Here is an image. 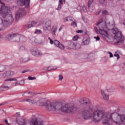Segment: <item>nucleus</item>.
<instances>
[{
    "mask_svg": "<svg viewBox=\"0 0 125 125\" xmlns=\"http://www.w3.org/2000/svg\"><path fill=\"white\" fill-rule=\"evenodd\" d=\"M121 116L117 113H113L110 114V113L105 111L104 110H97L93 113V118L95 122H101L102 120L103 124L104 125H110V120H111L115 124L119 125L125 122L121 120Z\"/></svg>",
    "mask_w": 125,
    "mask_h": 125,
    "instance_id": "f257e3e1",
    "label": "nucleus"
},
{
    "mask_svg": "<svg viewBox=\"0 0 125 125\" xmlns=\"http://www.w3.org/2000/svg\"><path fill=\"white\" fill-rule=\"evenodd\" d=\"M38 103L40 106H45L46 110L48 111H59L61 110L64 113L69 112V104H65L62 108V104L60 103H48L44 102V99H42L40 100Z\"/></svg>",
    "mask_w": 125,
    "mask_h": 125,
    "instance_id": "f03ea898",
    "label": "nucleus"
},
{
    "mask_svg": "<svg viewBox=\"0 0 125 125\" xmlns=\"http://www.w3.org/2000/svg\"><path fill=\"white\" fill-rule=\"evenodd\" d=\"M106 27L108 30L110 31H112V33L114 34V39L116 42L117 44H122L124 43V41H125V37L122 34V32L119 31V29L117 27H115V24L110 23L107 24Z\"/></svg>",
    "mask_w": 125,
    "mask_h": 125,
    "instance_id": "7ed1b4c3",
    "label": "nucleus"
},
{
    "mask_svg": "<svg viewBox=\"0 0 125 125\" xmlns=\"http://www.w3.org/2000/svg\"><path fill=\"white\" fill-rule=\"evenodd\" d=\"M79 103L82 105H86V108H88V110L92 111L93 110V105L90 104V101L87 98H82L79 101Z\"/></svg>",
    "mask_w": 125,
    "mask_h": 125,
    "instance_id": "20e7f679",
    "label": "nucleus"
},
{
    "mask_svg": "<svg viewBox=\"0 0 125 125\" xmlns=\"http://www.w3.org/2000/svg\"><path fill=\"white\" fill-rule=\"evenodd\" d=\"M90 111L92 110L88 109V108H85V110L82 112L83 118L84 120H89V119H91V117H92L93 121L94 123H99V122L94 121V119L93 118V113H94L95 111H94L92 113L90 112Z\"/></svg>",
    "mask_w": 125,
    "mask_h": 125,
    "instance_id": "39448f33",
    "label": "nucleus"
},
{
    "mask_svg": "<svg viewBox=\"0 0 125 125\" xmlns=\"http://www.w3.org/2000/svg\"><path fill=\"white\" fill-rule=\"evenodd\" d=\"M0 3H1V8H0V14L3 18H5L7 15H8V11H9V8L7 6H6L4 4L1 2V1L0 0Z\"/></svg>",
    "mask_w": 125,
    "mask_h": 125,
    "instance_id": "423d86ee",
    "label": "nucleus"
},
{
    "mask_svg": "<svg viewBox=\"0 0 125 125\" xmlns=\"http://www.w3.org/2000/svg\"><path fill=\"white\" fill-rule=\"evenodd\" d=\"M18 36V34L17 33H9L6 36V41L11 42H16Z\"/></svg>",
    "mask_w": 125,
    "mask_h": 125,
    "instance_id": "0eeeda50",
    "label": "nucleus"
},
{
    "mask_svg": "<svg viewBox=\"0 0 125 125\" xmlns=\"http://www.w3.org/2000/svg\"><path fill=\"white\" fill-rule=\"evenodd\" d=\"M26 14V10L23 8H20L17 12L15 16L16 21H18L20 19H21L23 16H25Z\"/></svg>",
    "mask_w": 125,
    "mask_h": 125,
    "instance_id": "6e6552de",
    "label": "nucleus"
},
{
    "mask_svg": "<svg viewBox=\"0 0 125 125\" xmlns=\"http://www.w3.org/2000/svg\"><path fill=\"white\" fill-rule=\"evenodd\" d=\"M30 125H43V121H42V120L38 117H34L31 119Z\"/></svg>",
    "mask_w": 125,
    "mask_h": 125,
    "instance_id": "1a4fd4ad",
    "label": "nucleus"
},
{
    "mask_svg": "<svg viewBox=\"0 0 125 125\" xmlns=\"http://www.w3.org/2000/svg\"><path fill=\"white\" fill-rule=\"evenodd\" d=\"M16 121L19 125H27L29 123L28 120H25V119L19 116L17 117Z\"/></svg>",
    "mask_w": 125,
    "mask_h": 125,
    "instance_id": "9d476101",
    "label": "nucleus"
},
{
    "mask_svg": "<svg viewBox=\"0 0 125 125\" xmlns=\"http://www.w3.org/2000/svg\"><path fill=\"white\" fill-rule=\"evenodd\" d=\"M69 47L70 49H80L81 48V44L71 42L69 44Z\"/></svg>",
    "mask_w": 125,
    "mask_h": 125,
    "instance_id": "9b49d317",
    "label": "nucleus"
},
{
    "mask_svg": "<svg viewBox=\"0 0 125 125\" xmlns=\"http://www.w3.org/2000/svg\"><path fill=\"white\" fill-rule=\"evenodd\" d=\"M26 41H27V39L25 36L18 34L16 42H21V43H23V42H25Z\"/></svg>",
    "mask_w": 125,
    "mask_h": 125,
    "instance_id": "f8f14e48",
    "label": "nucleus"
},
{
    "mask_svg": "<svg viewBox=\"0 0 125 125\" xmlns=\"http://www.w3.org/2000/svg\"><path fill=\"white\" fill-rule=\"evenodd\" d=\"M17 3L19 6H23V5H29L30 4V0H17Z\"/></svg>",
    "mask_w": 125,
    "mask_h": 125,
    "instance_id": "ddd939ff",
    "label": "nucleus"
},
{
    "mask_svg": "<svg viewBox=\"0 0 125 125\" xmlns=\"http://www.w3.org/2000/svg\"><path fill=\"white\" fill-rule=\"evenodd\" d=\"M96 26H98L99 29H101V30H104L105 28H107V24L106 25V22L105 21H100L97 23Z\"/></svg>",
    "mask_w": 125,
    "mask_h": 125,
    "instance_id": "4468645a",
    "label": "nucleus"
},
{
    "mask_svg": "<svg viewBox=\"0 0 125 125\" xmlns=\"http://www.w3.org/2000/svg\"><path fill=\"white\" fill-rule=\"evenodd\" d=\"M44 29L45 31H49V30L51 29V21H48L45 22Z\"/></svg>",
    "mask_w": 125,
    "mask_h": 125,
    "instance_id": "2eb2a0df",
    "label": "nucleus"
},
{
    "mask_svg": "<svg viewBox=\"0 0 125 125\" xmlns=\"http://www.w3.org/2000/svg\"><path fill=\"white\" fill-rule=\"evenodd\" d=\"M54 43L56 46L59 47L61 48V49H64V48H65V47L63 45V44L60 43V42H59V41L58 40H54Z\"/></svg>",
    "mask_w": 125,
    "mask_h": 125,
    "instance_id": "dca6fc26",
    "label": "nucleus"
},
{
    "mask_svg": "<svg viewBox=\"0 0 125 125\" xmlns=\"http://www.w3.org/2000/svg\"><path fill=\"white\" fill-rule=\"evenodd\" d=\"M99 34L101 35L103 38H106V37L108 36V32L105 31L104 29H99Z\"/></svg>",
    "mask_w": 125,
    "mask_h": 125,
    "instance_id": "f3484780",
    "label": "nucleus"
},
{
    "mask_svg": "<svg viewBox=\"0 0 125 125\" xmlns=\"http://www.w3.org/2000/svg\"><path fill=\"white\" fill-rule=\"evenodd\" d=\"M4 18L6 19L7 21H8L10 23H12V22H13V20H14V19H13V17L11 14H8V15Z\"/></svg>",
    "mask_w": 125,
    "mask_h": 125,
    "instance_id": "a211bd4d",
    "label": "nucleus"
},
{
    "mask_svg": "<svg viewBox=\"0 0 125 125\" xmlns=\"http://www.w3.org/2000/svg\"><path fill=\"white\" fill-rule=\"evenodd\" d=\"M37 24L35 21H31V22H29L27 24L25 25L26 29L28 30V29H30V28H32V27H34Z\"/></svg>",
    "mask_w": 125,
    "mask_h": 125,
    "instance_id": "6ab92c4d",
    "label": "nucleus"
},
{
    "mask_svg": "<svg viewBox=\"0 0 125 125\" xmlns=\"http://www.w3.org/2000/svg\"><path fill=\"white\" fill-rule=\"evenodd\" d=\"M101 93H102L103 98H104V100H109V95H107V94L106 93V92H105V91L102 90Z\"/></svg>",
    "mask_w": 125,
    "mask_h": 125,
    "instance_id": "aec40b11",
    "label": "nucleus"
},
{
    "mask_svg": "<svg viewBox=\"0 0 125 125\" xmlns=\"http://www.w3.org/2000/svg\"><path fill=\"white\" fill-rule=\"evenodd\" d=\"M2 24L3 27H8V25H9V24H11V23L10 22H9L8 21H7L6 19L3 18Z\"/></svg>",
    "mask_w": 125,
    "mask_h": 125,
    "instance_id": "412c9836",
    "label": "nucleus"
},
{
    "mask_svg": "<svg viewBox=\"0 0 125 125\" xmlns=\"http://www.w3.org/2000/svg\"><path fill=\"white\" fill-rule=\"evenodd\" d=\"M76 111H77V107L74 106L69 105L68 112H70L71 113H72L73 112H75Z\"/></svg>",
    "mask_w": 125,
    "mask_h": 125,
    "instance_id": "4be33fe9",
    "label": "nucleus"
},
{
    "mask_svg": "<svg viewBox=\"0 0 125 125\" xmlns=\"http://www.w3.org/2000/svg\"><path fill=\"white\" fill-rule=\"evenodd\" d=\"M28 102L30 105H34V104H36V102L35 100H31V99H26V101H23V102Z\"/></svg>",
    "mask_w": 125,
    "mask_h": 125,
    "instance_id": "5701e85b",
    "label": "nucleus"
},
{
    "mask_svg": "<svg viewBox=\"0 0 125 125\" xmlns=\"http://www.w3.org/2000/svg\"><path fill=\"white\" fill-rule=\"evenodd\" d=\"M32 92L30 91H27L23 93V94H22V96H24V97H30V95H32Z\"/></svg>",
    "mask_w": 125,
    "mask_h": 125,
    "instance_id": "b1692460",
    "label": "nucleus"
},
{
    "mask_svg": "<svg viewBox=\"0 0 125 125\" xmlns=\"http://www.w3.org/2000/svg\"><path fill=\"white\" fill-rule=\"evenodd\" d=\"M99 3L101 4V5H103V6H106L107 5V0H99Z\"/></svg>",
    "mask_w": 125,
    "mask_h": 125,
    "instance_id": "393cba45",
    "label": "nucleus"
},
{
    "mask_svg": "<svg viewBox=\"0 0 125 125\" xmlns=\"http://www.w3.org/2000/svg\"><path fill=\"white\" fill-rule=\"evenodd\" d=\"M9 88V87L7 86L2 85L0 87V91H4L5 90H7Z\"/></svg>",
    "mask_w": 125,
    "mask_h": 125,
    "instance_id": "a878e982",
    "label": "nucleus"
},
{
    "mask_svg": "<svg viewBox=\"0 0 125 125\" xmlns=\"http://www.w3.org/2000/svg\"><path fill=\"white\" fill-rule=\"evenodd\" d=\"M5 69H6L5 65H0V73H1V72H3V71H4Z\"/></svg>",
    "mask_w": 125,
    "mask_h": 125,
    "instance_id": "bb28decb",
    "label": "nucleus"
},
{
    "mask_svg": "<svg viewBox=\"0 0 125 125\" xmlns=\"http://www.w3.org/2000/svg\"><path fill=\"white\" fill-rule=\"evenodd\" d=\"M26 50H27V48L25 46H21L20 47V51H26Z\"/></svg>",
    "mask_w": 125,
    "mask_h": 125,
    "instance_id": "cd10ccee",
    "label": "nucleus"
},
{
    "mask_svg": "<svg viewBox=\"0 0 125 125\" xmlns=\"http://www.w3.org/2000/svg\"><path fill=\"white\" fill-rule=\"evenodd\" d=\"M93 2V0H89L88 2V9H89V8H90V5L92 4Z\"/></svg>",
    "mask_w": 125,
    "mask_h": 125,
    "instance_id": "c85d7f7f",
    "label": "nucleus"
},
{
    "mask_svg": "<svg viewBox=\"0 0 125 125\" xmlns=\"http://www.w3.org/2000/svg\"><path fill=\"white\" fill-rule=\"evenodd\" d=\"M28 61H29L28 59H21V63H26V62H28Z\"/></svg>",
    "mask_w": 125,
    "mask_h": 125,
    "instance_id": "c756f323",
    "label": "nucleus"
},
{
    "mask_svg": "<svg viewBox=\"0 0 125 125\" xmlns=\"http://www.w3.org/2000/svg\"><path fill=\"white\" fill-rule=\"evenodd\" d=\"M120 120H121V122H124V123H125V114L122 115L120 116Z\"/></svg>",
    "mask_w": 125,
    "mask_h": 125,
    "instance_id": "7c9ffc66",
    "label": "nucleus"
},
{
    "mask_svg": "<svg viewBox=\"0 0 125 125\" xmlns=\"http://www.w3.org/2000/svg\"><path fill=\"white\" fill-rule=\"evenodd\" d=\"M56 31H57V27H56V26H53V27L52 28L53 35H55Z\"/></svg>",
    "mask_w": 125,
    "mask_h": 125,
    "instance_id": "2f4dec72",
    "label": "nucleus"
},
{
    "mask_svg": "<svg viewBox=\"0 0 125 125\" xmlns=\"http://www.w3.org/2000/svg\"><path fill=\"white\" fill-rule=\"evenodd\" d=\"M3 75L6 78H9V77H10L9 73H8V71H6L5 73L3 74Z\"/></svg>",
    "mask_w": 125,
    "mask_h": 125,
    "instance_id": "473e14b6",
    "label": "nucleus"
},
{
    "mask_svg": "<svg viewBox=\"0 0 125 125\" xmlns=\"http://www.w3.org/2000/svg\"><path fill=\"white\" fill-rule=\"evenodd\" d=\"M42 30H39V29H36L35 30V32H34V34H42Z\"/></svg>",
    "mask_w": 125,
    "mask_h": 125,
    "instance_id": "72a5a7b5",
    "label": "nucleus"
},
{
    "mask_svg": "<svg viewBox=\"0 0 125 125\" xmlns=\"http://www.w3.org/2000/svg\"><path fill=\"white\" fill-rule=\"evenodd\" d=\"M87 44H88V41H87V40H85V41H83L82 42V45H87Z\"/></svg>",
    "mask_w": 125,
    "mask_h": 125,
    "instance_id": "f704fd0d",
    "label": "nucleus"
},
{
    "mask_svg": "<svg viewBox=\"0 0 125 125\" xmlns=\"http://www.w3.org/2000/svg\"><path fill=\"white\" fill-rule=\"evenodd\" d=\"M42 55V53L40 51H36V56H41Z\"/></svg>",
    "mask_w": 125,
    "mask_h": 125,
    "instance_id": "c9c22d12",
    "label": "nucleus"
},
{
    "mask_svg": "<svg viewBox=\"0 0 125 125\" xmlns=\"http://www.w3.org/2000/svg\"><path fill=\"white\" fill-rule=\"evenodd\" d=\"M7 81H14V82H17V79L14 78H10L8 80H5V82H7Z\"/></svg>",
    "mask_w": 125,
    "mask_h": 125,
    "instance_id": "e433bc0d",
    "label": "nucleus"
},
{
    "mask_svg": "<svg viewBox=\"0 0 125 125\" xmlns=\"http://www.w3.org/2000/svg\"><path fill=\"white\" fill-rule=\"evenodd\" d=\"M36 77H32V76H29L28 77V80H29L30 81H33L34 80H36Z\"/></svg>",
    "mask_w": 125,
    "mask_h": 125,
    "instance_id": "4c0bfd02",
    "label": "nucleus"
},
{
    "mask_svg": "<svg viewBox=\"0 0 125 125\" xmlns=\"http://www.w3.org/2000/svg\"><path fill=\"white\" fill-rule=\"evenodd\" d=\"M71 26H74V27H77V22L76 21H72L71 22Z\"/></svg>",
    "mask_w": 125,
    "mask_h": 125,
    "instance_id": "58836bf2",
    "label": "nucleus"
},
{
    "mask_svg": "<svg viewBox=\"0 0 125 125\" xmlns=\"http://www.w3.org/2000/svg\"><path fill=\"white\" fill-rule=\"evenodd\" d=\"M102 13H103V14H104V15H107L108 11H107V10H104L102 11Z\"/></svg>",
    "mask_w": 125,
    "mask_h": 125,
    "instance_id": "ea45409f",
    "label": "nucleus"
},
{
    "mask_svg": "<svg viewBox=\"0 0 125 125\" xmlns=\"http://www.w3.org/2000/svg\"><path fill=\"white\" fill-rule=\"evenodd\" d=\"M114 56H115V57H117V60H119V59H120V55H119V54L116 53L114 54Z\"/></svg>",
    "mask_w": 125,
    "mask_h": 125,
    "instance_id": "a19ab883",
    "label": "nucleus"
},
{
    "mask_svg": "<svg viewBox=\"0 0 125 125\" xmlns=\"http://www.w3.org/2000/svg\"><path fill=\"white\" fill-rule=\"evenodd\" d=\"M94 30L95 31L96 33L97 34H99V30L98 31V28H97V27L95 26L94 27Z\"/></svg>",
    "mask_w": 125,
    "mask_h": 125,
    "instance_id": "79ce46f5",
    "label": "nucleus"
},
{
    "mask_svg": "<svg viewBox=\"0 0 125 125\" xmlns=\"http://www.w3.org/2000/svg\"><path fill=\"white\" fill-rule=\"evenodd\" d=\"M8 74H10V77H12L14 75V72L13 71H8Z\"/></svg>",
    "mask_w": 125,
    "mask_h": 125,
    "instance_id": "37998d69",
    "label": "nucleus"
},
{
    "mask_svg": "<svg viewBox=\"0 0 125 125\" xmlns=\"http://www.w3.org/2000/svg\"><path fill=\"white\" fill-rule=\"evenodd\" d=\"M78 39H79L78 36H75L73 37V40L74 42H76V41H78Z\"/></svg>",
    "mask_w": 125,
    "mask_h": 125,
    "instance_id": "c03bdc74",
    "label": "nucleus"
},
{
    "mask_svg": "<svg viewBox=\"0 0 125 125\" xmlns=\"http://www.w3.org/2000/svg\"><path fill=\"white\" fill-rule=\"evenodd\" d=\"M108 54H109V57L110 58H112L114 56L113 55V54L111 52H107Z\"/></svg>",
    "mask_w": 125,
    "mask_h": 125,
    "instance_id": "a18cd8bd",
    "label": "nucleus"
},
{
    "mask_svg": "<svg viewBox=\"0 0 125 125\" xmlns=\"http://www.w3.org/2000/svg\"><path fill=\"white\" fill-rule=\"evenodd\" d=\"M32 54L34 56H37V51H32Z\"/></svg>",
    "mask_w": 125,
    "mask_h": 125,
    "instance_id": "49530a36",
    "label": "nucleus"
},
{
    "mask_svg": "<svg viewBox=\"0 0 125 125\" xmlns=\"http://www.w3.org/2000/svg\"><path fill=\"white\" fill-rule=\"evenodd\" d=\"M61 7H62L61 4H59V6H58V7L57 8V10H60V9H61Z\"/></svg>",
    "mask_w": 125,
    "mask_h": 125,
    "instance_id": "de8ad7c7",
    "label": "nucleus"
},
{
    "mask_svg": "<svg viewBox=\"0 0 125 125\" xmlns=\"http://www.w3.org/2000/svg\"><path fill=\"white\" fill-rule=\"evenodd\" d=\"M63 79V76L62 75H59V81H62Z\"/></svg>",
    "mask_w": 125,
    "mask_h": 125,
    "instance_id": "09e8293b",
    "label": "nucleus"
},
{
    "mask_svg": "<svg viewBox=\"0 0 125 125\" xmlns=\"http://www.w3.org/2000/svg\"><path fill=\"white\" fill-rule=\"evenodd\" d=\"M94 39H96V41H99L100 40V37H99V36H97L96 37H94Z\"/></svg>",
    "mask_w": 125,
    "mask_h": 125,
    "instance_id": "8fccbe9b",
    "label": "nucleus"
},
{
    "mask_svg": "<svg viewBox=\"0 0 125 125\" xmlns=\"http://www.w3.org/2000/svg\"><path fill=\"white\" fill-rule=\"evenodd\" d=\"M4 122L5 123V124L7 125H10V124L8 123V122L6 120V119L4 120Z\"/></svg>",
    "mask_w": 125,
    "mask_h": 125,
    "instance_id": "3c124183",
    "label": "nucleus"
},
{
    "mask_svg": "<svg viewBox=\"0 0 125 125\" xmlns=\"http://www.w3.org/2000/svg\"><path fill=\"white\" fill-rule=\"evenodd\" d=\"M63 27H64V25H62V26L59 28V31L60 32L63 29Z\"/></svg>",
    "mask_w": 125,
    "mask_h": 125,
    "instance_id": "603ef678",
    "label": "nucleus"
},
{
    "mask_svg": "<svg viewBox=\"0 0 125 125\" xmlns=\"http://www.w3.org/2000/svg\"><path fill=\"white\" fill-rule=\"evenodd\" d=\"M52 69H50V67H48L47 69H45L46 71H52Z\"/></svg>",
    "mask_w": 125,
    "mask_h": 125,
    "instance_id": "864d4df0",
    "label": "nucleus"
},
{
    "mask_svg": "<svg viewBox=\"0 0 125 125\" xmlns=\"http://www.w3.org/2000/svg\"><path fill=\"white\" fill-rule=\"evenodd\" d=\"M3 21V19L0 18V24H2Z\"/></svg>",
    "mask_w": 125,
    "mask_h": 125,
    "instance_id": "5fc2aeb1",
    "label": "nucleus"
},
{
    "mask_svg": "<svg viewBox=\"0 0 125 125\" xmlns=\"http://www.w3.org/2000/svg\"><path fill=\"white\" fill-rule=\"evenodd\" d=\"M83 10L84 12H86V10L85 9V6H83Z\"/></svg>",
    "mask_w": 125,
    "mask_h": 125,
    "instance_id": "6e6d98bb",
    "label": "nucleus"
},
{
    "mask_svg": "<svg viewBox=\"0 0 125 125\" xmlns=\"http://www.w3.org/2000/svg\"><path fill=\"white\" fill-rule=\"evenodd\" d=\"M24 82H25V81L22 80L21 81L20 83H21V84H24Z\"/></svg>",
    "mask_w": 125,
    "mask_h": 125,
    "instance_id": "4d7b16f0",
    "label": "nucleus"
},
{
    "mask_svg": "<svg viewBox=\"0 0 125 125\" xmlns=\"http://www.w3.org/2000/svg\"><path fill=\"white\" fill-rule=\"evenodd\" d=\"M50 43L51 44H53V41L52 40H50Z\"/></svg>",
    "mask_w": 125,
    "mask_h": 125,
    "instance_id": "13d9d810",
    "label": "nucleus"
},
{
    "mask_svg": "<svg viewBox=\"0 0 125 125\" xmlns=\"http://www.w3.org/2000/svg\"><path fill=\"white\" fill-rule=\"evenodd\" d=\"M76 33H83V31H82V30H77L76 31Z\"/></svg>",
    "mask_w": 125,
    "mask_h": 125,
    "instance_id": "bf43d9fd",
    "label": "nucleus"
},
{
    "mask_svg": "<svg viewBox=\"0 0 125 125\" xmlns=\"http://www.w3.org/2000/svg\"><path fill=\"white\" fill-rule=\"evenodd\" d=\"M59 2L61 3V4H63V0H60Z\"/></svg>",
    "mask_w": 125,
    "mask_h": 125,
    "instance_id": "052dcab7",
    "label": "nucleus"
},
{
    "mask_svg": "<svg viewBox=\"0 0 125 125\" xmlns=\"http://www.w3.org/2000/svg\"><path fill=\"white\" fill-rule=\"evenodd\" d=\"M100 11H98L96 13V15H99V14H100Z\"/></svg>",
    "mask_w": 125,
    "mask_h": 125,
    "instance_id": "680f3d73",
    "label": "nucleus"
},
{
    "mask_svg": "<svg viewBox=\"0 0 125 125\" xmlns=\"http://www.w3.org/2000/svg\"><path fill=\"white\" fill-rule=\"evenodd\" d=\"M3 105H5V103H3L0 104V106H2Z\"/></svg>",
    "mask_w": 125,
    "mask_h": 125,
    "instance_id": "e2e57ef3",
    "label": "nucleus"
},
{
    "mask_svg": "<svg viewBox=\"0 0 125 125\" xmlns=\"http://www.w3.org/2000/svg\"><path fill=\"white\" fill-rule=\"evenodd\" d=\"M15 84H21V83H20V82H18L15 83Z\"/></svg>",
    "mask_w": 125,
    "mask_h": 125,
    "instance_id": "0e129e2a",
    "label": "nucleus"
},
{
    "mask_svg": "<svg viewBox=\"0 0 125 125\" xmlns=\"http://www.w3.org/2000/svg\"><path fill=\"white\" fill-rule=\"evenodd\" d=\"M27 71L24 70L23 71H22V74H24V73H26Z\"/></svg>",
    "mask_w": 125,
    "mask_h": 125,
    "instance_id": "69168bd1",
    "label": "nucleus"
},
{
    "mask_svg": "<svg viewBox=\"0 0 125 125\" xmlns=\"http://www.w3.org/2000/svg\"><path fill=\"white\" fill-rule=\"evenodd\" d=\"M121 88H122V89H125V87H124V86H121Z\"/></svg>",
    "mask_w": 125,
    "mask_h": 125,
    "instance_id": "338daca9",
    "label": "nucleus"
},
{
    "mask_svg": "<svg viewBox=\"0 0 125 125\" xmlns=\"http://www.w3.org/2000/svg\"><path fill=\"white\" fill-rule=\"evenodd\" d=\"M123 24L125 25V20L123 21Z\"/></svg>",
    "mask_w": 125,
    "mask_h": 125,
    "instance_id": "774afa93",
    "label": "nucleus"
}]
</instances>
